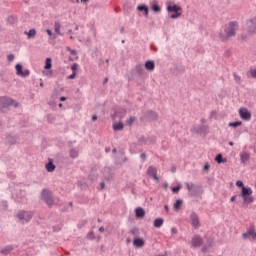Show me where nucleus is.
<instances>
[{
    "mask_svg": "<svg viewBox=\"0 0 256 256\" xmlns=\"http://www.w3.org/2000/svg\"><path fill=\"white\" fill-rule=\"evenodd\" d=\"M239 30V22L230 21L224 25L223 30L219 33V39L222 43H227L231 39V37H235L237 35V31Z\"/></svg>",
    "mask_w": 256,
    "mask_h": 256,
    "instance_id": "f257e3e1",
    "label": "nucleus"
},
{
    "mask_svg": "<svg viewBox=\"0 0 256 256\" xmlns=\"http://www.w3.org/2000/svg\"><path fill=\"white\" fill-rule=\"evenodd\" d=\"M240 197H242L243 203L251 204L255 201V198H253V190L249 187H243Z\"/></svg>",
    "mask_w": 256,
    "mask_h": 256,
    "instance_id": "f03ea898",
    "label": "nucleus"
},
{
    "mask_svg": "<svg viewBox=\"0 0 256 256\" xmlns=\"http://www.w3.org/2000/svg\"><path fill=\"white\" fill-rule=\"evenodd\" d=\"M186 188L192 197H196V195H201V193H203L201 186L195 185L193 182L191 183L187 182Z\"/></svg>",
    "mask_w": 256,
    "mask_h": 256,
    "instance_id": "7ed1b4c3",
    "label": "nucleus"
},
{
    "mask_svg": "<svg viewBox=\"0 0 256 256\" xmlns=\"http://www.w3.org/2000/svg\"><path fill=\"white\" fill-rule=\"evenodd\" d=\"M18 219L22 223H29V220L33 218V213L32 212H25V211H20L17 214Z\"/></svg>",
    "mask_w": 256,
    "mask_h": 256,
    "instance_id": "20e7f679",
    "label": "nucleus"
},
{
    "mask_svg": "<svg viewBox=\"0 0 256 256\" xmlns=\"http://www.w3.org/2000/svg\"><path fill=\"white\" fill-rule=\"evenodd\" d=\"M11 105L17 106V104H15V102L11 98H7V97L0 98V107L2 111H5V109H7V107H11Z\"/></svg>",
    "mask_w": 256,
    "mask_h": 256,
    "instance_id": "39448f33",
    "label": "nucleus"
},
{
    "mask_svg": "<svg viewBox=\"0 0 256 256\" xmlns=\"http://www.w3.org/2000/svg\"><path fill=\"white\" fill-rule=\"evenodd\" d=\"M127 115V110L118 109L113 114H111L112 121H117L118 119H123Z\"/></svg>",
    "mask_w": 256,
    "mask_h": 256,
    "instance_id": "423d86ee",
    "label": "nucleus"
},
{
    "mask_svg": "<svg viewBox=\"0 0 256 256\" xmlns=\"http://www.w3.org/2000/svg\"><path fill=\"white\" fill-rule=\"evenodd\" d=\"M191 225L194 229H199L201 227V222L199 221V215L197 213L192 212L190 215Z\"/></svg>",
    "mask_w": 256,
    "mask_h": 256,
    "instance_id": "0eeeda50",
    "label": "nucleus"
},
{
    "mask_svg": "<svg viewBox=\"0 0 256 256\" xmlns=\"http://www.w3.org/2000/svg\"><path fill=\"white\" fill-rule=\"evenodd\" d=\"M42 199H44V201L47 203L49 207L53 206V198L49 190L42 191Z\"/></svg>",
    "mask_w": 256,
    "mask_h": 256,
    "instance_id": "6e6552de",
    "label": "nucleus"
},
{
    "mask_svg": "<svg viewBox=\"0 0 256 256\" xmlns=\"http://www.w3.org/2000/svg\"><path fill=\"white\" fill-rule=\"evenodd\" d=\"M239 115L243 121H251V112L247 108H240Z\"/></svg>",
    "mask_w": 256,
    "mask_h": 256,
    "instance_id": "1a4fd4ad",
    "label": "nucleus"
},
{
    "mask_svg": "<svg viewBox=\"0 0 256 256\" xmlns=\"http://www.w3.org/2000/svg\"><path fill=\"white\" fill-rule=\"evenodd\" d=\"M247 31L248 33H256V17L247 21Z\"/></svg>",
    "mask_w": 256,
    "mask_h": 256,
    "instance_id": "9d476101",
    "label": "nucleus"
},
{
    "mask_svg": "<svg viewBox=\"0 0 256 256\" xmlns=\"http://www.w3.org/2000/svg\"><path fill=\"white\" fill-rule=\"evenodd\" d=\"M191 245L194 248L201 247V245H203V238H201L199 235H194L191 240Z\"/></svg>",
    "mask_w": 256,
    "mask_h": 256,
    "instance_id": "9b49d317",
    "label": "nucleus"
},
{
    "mask_svg": "<svg viewBox=\"0 0 256 256\" xmlns=\"http://www.w3.org/2000/svg\"><path fill=\"white\" fill-rule=\"evenodd\" d=\"M29 70L26 69L23 71V66L21 64L16 65V75H19L20 77H29Z\"/></svg>",
    "mask_w": 256,
    "mask_h": 256,
    "instance_id": "f8f14e48",
    "label": "nucleus"
},
{
    "mask_svg": "<svg viewBox=\"0 0 256 256\" xmlns=\"http://www.w3.org/2000/svg\"><path fill=\"white\" fill-rule=\"evenodd\" d=\"M147 175H149V177H153L155 181H159V176H157V169L155 166H150L147 169Z\"/></svg>",
    "mask_w": 256,
    "mask_h": 256,
    "instance_id": "ddd939ff",
    "label": "nucleus"
},
{
    "mask_svg": "<svg viewBox=\"0 0 256 256\" xmlns=\"http://www.w3.org/2000/svg\"><path fill=\"white\" fill-rule=\"evenodd\" d=\"M133 245L138 248L145 247V240L143 238L136 237L133 240Z\"/></svg>",
    "mask_w": 256,
    "mask_h": 256,
    "instance_id": "4468645a",
    "label": "nucleus"
},
{
    "mask_svg": "<svg viewBox=\"0 0 256 256\" xmlns=\"http://www.w3.org/2000/svg\"><path fill=\"white\" fill-rule=\"evenodd\" d=\"M168 13H179V11H182L181 6H178L177 4L174 5H168L167 6Z\"/></svg>",
    "mask_w": 256,
    "mask_h": 256,
    "instance_id": "2eb2a0df",
    "label": "nucleus"
},
{
    "mask_svg": "<svg viewBox=\"0 0 256 256\" xmlns=\"http://www.w3.org/2000/svg\"><path fill=\"white\" fill-rule=\"evenodd\" d=\"M249 237H252L253 241H256V232H255V225L250 224L249 228L247 229Z\"/></svg>",
    "mask_w": 256,
    "mask_h": 256,
    "instance_id": "dca6fc26",
    "label": "nucleus"
},
{
    "mask_svg": "<svg viewBox=\"0 0 256 256\" xmlns=\"http://www.w3.org/2000/svg\"><path fill=\"white\" fill-rule=\"evenodd\" d=\"M145 69L147 71H155V61L153 60H147L144 65Z\"/></svg>",
    "mask_w": 256,
    "mask_h": 256,
    "instance_id": "f3484780",
    "label": "nucleus"
},
{
    "mask_svg": "<svg viewBox=\"0 0 256 256\" xmlns=\"http://www.w3.org/2000/svg\"><path fill=\"white\" fill-rule=\"evenodd\" d=\"M135 215L137 219H143L145 217V210L141 207L135 209Z\"/></svg>",
    "mask_w": 256,
    "mask_h": 256,
    "instance_id": "a211bd4d",
    "label": "nucleus"
},
{
    "mask_svg": "<svg viewBox=\"0 0 256 256\" xmlns=\"http://www.w3.org/2000/svg\"><path fill=\"white\" fill-rule=\"evenodd\" d=\"M250 158H251V155L248 152L240 153V161H241V163H247V161H249Z\"/></svg>",
    "mask_w": 256,
    "mask_h": 256,
    "instance_id": "6ab92c4d",
    "label": "nucleus"
},
{
    "mask_svg": "<svg viewBox=\"0 0 256 256\" xmlns=\"http://www.w3.org/2000/svg\"><path fill=\"white\" fill-rule=\"evenodd\" d=\"M137 9L138 11L144 12L145 17H149V7L147 5H140Z\"/></svg>",
    "mask_w": 256,
    "mask_h": 256,
    "instance_id": "aec40b11",
    "label": "nucleus"
},
{
    "mask_svg": "<svg viewBox=\"0 0 256 256\" xmlns=\"http://www.w3.org/2000/svg\"><path fill=\"white\" fill-rule=\"evenodd\" d=\"M135 71H136L137 75H139V76L145 75V68H143V65H141V64L136 65Z\"/></svg>",
    "mask_w": 256,
    "mask_h": 256,
    "instance_id": "412c9836",
    "label": "nucleus"
},
{
    "mask_svg": "<svg viewBox=\"0 0 256 256\" xmlns=\"http://www.w3.org/2000/svg\"><path fill=\"white\" fill-rule=\"evenodd\" d=\"M147 115L149 119H151L152 121H157V119L159 118V115H157V112L152 110L148 111Z\"/></svg>",
    "mask_w": 256,
    "mask_h": 256,
    "instance_id": "4be33fe9",
    "label": "nucleus"
},
{
    "mask_svg": "<svg viewBox=\"0 0 256 256\" xmlns=\"http://www.w3.org/2000/svg\"><path fill=\"white\" fill-rule=\"evenodd\" d=\"M164 223L163 218H156L154 220V227H156L157 229H159V227H162Z\"/></svg>",
    "mask_w": 256,
    "mask_h": 256,
    "instance_id": "5701e85b",
    "label": "nucleus"
},
{
    "mask_svg": "<svg viewBox=\"0 0 256 256\" xmlns=\"http://www.w3.org/2000/svg\"><path fill=\"white\" fill-rule=\"evenodd\" d=\"M123 127H124V125L122 122H119V123L115 122L113 124L114 131H123Z\"/></svg>",
    "mask_w": 256,
    "mask_h": 256,
    "instance_id": "b1692460",
    "label": "nucleus"
},
{
    "mask_svg": "<svg viewBox=\"0 0 256 256\" xmlns=\"http://www.w3.org/2000/svg\"><path fill=\"white\" fill-rule=\"evenodd\" d=\"M208 130H209V127L202 125L197 128V133H199L200 135H203V133H207Z\"/></svg>",
    "mask_w": 256,
    "mask_h": 256,
    "instance_id": "393cba45",
    "label": "nucleus"
},
{
    "mask_svg": "<svg viewBox=\"0 0 256 256\" xmlns=\"http://www.w3.org/2000/svg\"><path fill=\"white\" fill-rule=\"evenodd\" d=\"M45 167L48 173H52V171H55V165L53 164V162H48Z\"/></svg>",
    "mask_w": 256,
    "mask_h": 256,
    "instance_id": "a878e982",
    "label": "nucleus"
},
{
    "mask_svg": "<svg viewBox=\"0 0 256 256\" xmlns=\"http://www.w3.org/2000/svg\"><path fill=\"white\" fill-rule=\"evenodd\" d=\"M25 35H27L28 39H33V37L37 35V31L35 29H30L29 32H25Z\"/></svg>",
    "mask_w": 256,
    "mask_h": 256,
    "instance_id": "bb28decb",
    "label": "nucleus"
},
{
    "mask_svg": "<svg viewBox=\"0 0 256 256\" xmlns=\"http://www.w3.org/2000/svg\"><path fill=\"white\" fill-rule=\"evenodd\" d=\"M182 205H183V200L178 199L174 203V209H176V211H179V209H181Z\"/></svg>",
    "mask_w": 256,
    "mask_h": 256,
    "instance_id": "cd10ccee",
    "label": "nucleus"
},
{
    "mask_svg": "<svg viewBox=\"0 0 256 256\" xmlns=\"http://www.w3.org/2000/svg\"><path fill=\"white\" fill-rule=\"evenodd\" d=\"M52 63L53 61L51 60V58H46L44 69H51V67H53Z\"/></svg>",
    "mask_w": 256,
    "mask_h": 256,
    "instance_id": "c85d7f7f",
    "label": "nucleus"
},
{
    "mask_svg": "<svg viewBox=\"0 0 256 256\" xmlns=\"http://www.w3.org/2000/svg\"><path fill=\"white\" fill-rule=\"evenodd\" d=\"M54 31L58 35H61V24L59 22H55V24H54Z\"/></svg>",
    "mask_w": 256,
    "mask_h": 256,
    "instance_id": "c756f323",
    "label": "nucleus"
},
{
    "mask_svg": "<svg viewBox=\"0 0 256 256\" xmlns=\"http://www.w3.org/2000/svg\"><path fill=\"white\" fill-rule=\"evenodd\" d=\"M215 161H217L219 164L221 163H227L226 159H223V155L222 154H218L215 158Z\"/></svg>",
    "mask_w": 256,
    "mask_h": 256,
    "instance_id": "7c9ffc66",
    "label": "nucleus"
},
{
    "mask_svg": "<svg viewBox=\"0 0 256 256\" xmlns=\"http://www.w3.org/2000/svg\"><path fill=\"white\" fill-rule=\"evenodd\" d=\"M152 11H154V13H161V6H159L157 3H154L152 5Z\"/></svg>",
    "mask_w": 256,
    "mask_h": 256,
    "instance_id": "2f4dec72",
    "label": "nucleus"
},
{
    "mask_svg": "<svg viewBox=\"0 0 256 256\" xmlns=\"http://www.w3.org/2000/svg\"><path fill=\"white\" fill-rule=\"evenodd\" d=\"M10 251H13V247L7 246L6 248L1 249L0 253H2V255H7Z\"/></svg>",
    "mask_w": 256,
    "mask_h": 256,
    "instance_id": "473e14b6",
    "label": "nucleus"
},
{
    "mask_svg": "<svg viewBox=\"0 0 256 256\" xmlns=\"http://www.w3.org/2000/svg\"><path fill=\"white\" fill-rule=\"evenodd\" d=\"M241 125H243V122H241V121H236V122H230L229 123V127H234V128L241 127Z\"/></svg>",
    "mask_w": 256,
    "mask_h": 256,
    "instance_id": "72a5a7b5",
    "label": "nucleus"
},
{
    "mask_svg": "<svg viewBox=\"0 0 256 256\" xmlns=\"http://www.w3.org/2000/svg\"><path fill=\"white\" fill-rule=\"evenodd\" d=\"M79 152L77 150H71L70 151V157H72V159H75V157H78Z\"/></svg>",
    "mask_w": 256,
    "mask_h": 256,
    "instance_id": "f704fd0d",
    "label": "nucleus"
},
{
    "mask_svg": "<svg viewBox=\"0 0 256 256\" xmlns=\"http://www.w3.org/2000/svg\"><path fill=\"white\" fill-rule=\"evenodd\" d=\"M136 120H137V118H135V116H131V117L127 120V125H133V123H135Z\"/></svg>",
    "mask_w": 256,
    "mask_h": 256,
    "instance_id": "c9c22d12",
    "label": "nucleus"
},
{
    "mask_svg": "<svg viewBox=\"0 0 256 256\" xmlns=\"http://www.w3.org/2000/svg\"><path fill=\"white\" fill-rule=\"evenodd\" d=\"M179 17H181V12H174V14L170 16V19H179Z\"/></svg>",
    "mask_w": 256,
    "mask_h": 256,
    "instance_id": "e433bc0d",
    "label": "nucleus"
},
{
    "mask_svg": "<svg viewBox=\"0 0 256 256\" xmlns=\"http://www.w3.org/2000/svg\"><path fill=\"white\" fill-rule=\"evenodd\" d=\"M131 235H134L135 237H137V235H139V229L138 228H133L130 230Z\"/></svg>",
    "mask_w": 256,
    "mask_h": 256,
    "instance_id": "4c0bfd02",
    "label": "nucleus"
},
{
    "mask_svg": "<svg viewBox=\"0 0 256 256\" xmlns=\"http://www.w3.org/2000/svg\"><path fill=\"white\" fill-rule=\"evenodd\" d=\"M173 193H179L181 191V185L174 186L172 188Z\"/></svg>",
    "mask_w": 256,
    "mask_h": 256,
    "instance_id": "58836bf2",
    "label": "nucleus"
},
{
    "mask_svg": "<svg viewBox=\"0 0 256 256\" xmlns=\"http://www.w3.org/2000/svg\"><path fill=\"white\" fill-rule=\"evenodd\" d=\"M233 77H234V80L236 81V83L241 82V77L239 75H237V73L234 72Z\"/></svg>",
    "mask_w": 256,
    "mask_h": 256,
    "instance_id": "ea45409f",
    "label": "nucleus"
},
{
    "mask_svg": "<svg viewBox=\"0 0 256 256\" xmlns=\"http://www.w3.org/2000/svg\"><path fill=\"white\" fill-rule=\"evenodd\" d=\"M236 187H240V188L243 189V187H245V185L243 184V181L238 180V181L236 182Z\"/></svg>",
    "mask_w": 256,
    "mask_h": 256,
    "instance_id": "a19ab883",
    "label": "nucleus"
},
{
    "mask_svg": "<svg viewBox=\"0 0 256 256\" xmlns=\"http://www.w3.org/2000/svg\"><path fill=\"white\" fill-rule=\"evenodd\" d=\"M67 51H70L71 55H73L74 58H77V51L71 50V48H67Z\"/></svg>",
    "mask_w": 256,
    "mask_h": 256,
    "instance_id": "79ce46f5",
    "label": "nucleus"
},
{
    "mask_svg": "<svg viewBox=\"0 0 256 256\" xmlns=\"http://www.w3.org/2000/svg\"><path fill=\"white\" fill-rule=\"evenodd\" d=\"M250 75L253 79H256V69H250Z\"/></svg>",
    "mask_w": 256,
    "mask_h": 256,
    "instance_id": "37998d69",
    "label": "nucleus"
},
{
    "mask_svg": "<svg viewBox=\"0 0 256 256\" xmlns=\"http://www.w3.org/2000/svg\"><path fill=\"white\" fill-rule=\"evenodd\" d=\"M209 169H211V165H209V163H206L204 165V171H209Z\"/></svg>",
    "mask_w": 256,
    "mask_h": 256,
    "instance_id": "c03bdc74",
    "label": "nucleus"
},
{
    "mask_svg": "<svg viewBox=\"0 0 256 256\" xmlns=\"http://www.w3.org/2000/svg\"><path fill=\"white\" fill-rule=\"evenodd\" d=\"M171 233H172V235H177V228L176 227H172L171 228Z\"/></svg>",
    "mask_w": 256,
    "mask_h": 256,
    "instance_id": "a18cd8bd",
    "label": "nucleus"
},
{
    "mask_svg": "<svg viewBox=\"0 0 256 256\" xmlns=\"http://www.w3.org/2000/svg\"><path fill=\"white\" fill-rule=\"evenodd\" d=\"M242 239H249V232L243 233Z\"/></svg>",
    "mask_w": 256,
    "mask_h": 256,
    "instance_id": "49530a36",
    "label": "nucleus"
},
{
    "mask_svg": "<svg viewBox=\"0 0 256 256\" xmlns=\"http://www.w3.org/2000/svg\"><path fill=\"white\" fill-rule=\"evenodd\" d=\"M77 67H78L77 64H73V65L71 66V69H72L73 73H75V71H77Z\"/></svg>",
    "mask_w": 256,
    "mask_h": 256,
    "instance_id": "de8ad7c7",
    "label": "nucleus"
},
{
    "mask_svg": "<svg viewBox=\"0 0 256 256\" xmlns=\"http://www.w3.org/2000/svg\"><path fill=\"white\" fill-rule=\"evenodd\" d=\"M140 158L142 159V161H145V159H147V154L146 153H142L140 155Z\"/></svg>",
    "mask_w": 256,
    "mask_h": 256,
    "instance_id": "09e8293b",
    "label": "nucleus"
},
{
    "mask_svg": "<svg viewBox=\"0 0 256 256\" xmlns=\"http://www.w3.org/2000/svg\"><path fill=\"white\" fill-rule=\"evenodd\" d=\"M44 74L47 76V77H51V75H53V71H48V72H44Z\"/></svg>",
    "mask_w": 256,
    "mask_h": 256,
    "instance_id": "8fccbe9b",
    "label": "nucleus"
},
{
    "mask_svg": "<svg viewBox=\"0 0 256 256\" xmlns=\"http://www.w3.org/2000/svg\"><path fill=\"white\" fill-rule=\"evenodd\" d=\"M13 59H15V56L13 54H10L8 56V61H13Z\"/></svg>",
    "mask_w": 256,
    "mask_h": 256,
    "instance_id": "3c124183",
    "label": "nucleus"
},
{
    "mask_svg": "<svg viewBox=\"0 0 256 256\" xmlns=\"http://www.w3.org/2000/svg\"><path fill=\"white\" fill-rule=\"evenodd\" d=\"M76 72H73L72 75L68 76V79H75Z\"/></svg>",
    "mask_w": 256,
    "mask_h": 256,
    "instance_id": "603ef678",
    "label": "nucleus"
},
{
    "mask_svg": "<svg viewBox=\"0 0 256 256\" xmlns=\"http://www.w3.org/2000/svg\"><path fill=\"white\" fill-rule=\"evenodd\" d=\"M46 33H47V35H49V37H51V35H53V32L50 29H47Z\"/></svg>",
    "mask_w": 256,
    "mask_h": 256,
    "instance_id": "864d4df0",
    "label": "nucleus"
},
{
    "mask_svg": "<svg viewBox=\"0 0 256 256\" xmlns=\"http://www.w3.org/2000/svg\"><path fill=\"white\" fill-rule=\"evenodd\" d=\"M100 189L101 190L105 189V182L100 183Z\"/></svg>",
    "mask_w": 256,
    "mask_h": 256,
    "instance_id": "5fc2aeb1",
    "label": "nucleus"
},
{
    "mask_svg": "<svg viewBox=\"0 0 256 256\" xmlns=\"http://www.w3.org/2000/svg\"><path fill=\"white\" fill-rule=\"evenodd\" d=\"M235 199H237V195L232 196L230 201L233 203V201H235Z\"/></svg>",
    "mask_w": 256,
    "mask_h": 256,
    "instance_id": "6e6d98bb",
    "label": "nucleus"
},
{
    "mask_svg": "<svg viewBox=\"0 0 256 256\" xmlns=\"http://www.w3.org/2000/svg\"><path fill=\"white\" fill-rule=\"evenodd\" d=\"M175 171H177V167L172 166V168H171V172H172V173H175Z\"/></svg>",
    "mask_w": 256,
    "mask_h": 256,
    "instance_id": "4d7b16f0",
    "label": "nucleus"
},
{
    "mask_svg": "<svg viewBox=\"0 0 256 256\" xmlns=\"http://www.w3.org/2000/svg\"><path fill=\"white\" fill-rule=\"evenodd\" d=\"M106 83H109V78H104V81H103V85H105Z\"/></svg>",
    "mask_w": 256,
    "mask_h": 256,
    "instance_id": "13d9d810",
    "label": "nucleus"
},
{
    "mask_svg": "<svg viewBox=\"0 0 256 256\" xmlns=\"http://www.w3.org/2000/svg\"><path fill=\"white\" fill-rule=\"evenodd\" d=\"M104 231H105V228H104V227H100V228H99V232H100V233H103Z\"/></svg>",
    "mask_w": 256,
    "mask_h": 256,
    "instance_id": "bf43d9fd",
    "label": "nucleus"
},
{
    "mask_svg": "<svg viewBox=\"0 0 256 256\" xmlns=\"http://www.w3.org/2000/svg\"><path fill=\"white\" fill-rule=\"evenodd\" d=\"M60 101H67V98H65L64 96H62V97L60 98Z\"/></svg>",
    "mask_w": 256,
    "mask_h": 256,
    "instance_id": "052dcab7",
    "label": "nucleus"
},
{
    "mask_svg": "<svg viewBox=\"0 0 256 256\" xmlns=\"http://www.w3.org/2000/svg\"><path fill=\"white\" fill-rule=\"evenodd\" d=\"M92 120H93V121H96V120H97V115H93V116H92Z\"/></svg>",
    "mask_w": 256,
    "mask_h": 256,
    "instance_id": "680f3d73",
    "label": "nucleus"
},
{
    "mask_svg": "<svg viewBox=\"0 0 256 256\" xmlns=\"http://www.w3.org/2000/svg\"><path fill=\"white\" fill-rule=\"evenodd\" d=\"M120 32H121V33H125V27H122V28L120 29Z\"/></svg>",
    "mask_w": 256,
    "mask_h": 256,
    "instance_id": "e2e57ef3",
    "label": "nucleus"
},
{
    "mask_svg": "<svg viewBox=\"0 0 256 256\" xmlns=\"http://www.w3.org/2000/svg\"><path fill=\"white\" fill-rule=\"evenodd\" d=\"M164 209H165V211H169V206L165 205Z\"/></svg>",
    "mask_w": 256,
    "mask_h": 256,
    "instance_id": "0e129e2a",
    "label": "nucleus"
},
{
    "mask_svg": "<svg viewBox=\"0 0 256 256\" xmlns=\"http://www.w3.org/2000/svg\"><path fill=\"white\" fill-rule=\"evenodd\" d=\"M126 243H131V238H127Z\"/></svg>",
    "mask_w": 256,
    "mask_h": 256,
    "instance_id": "69168bd1",
    "label": "nucleus"
},
{
    "mask_svg": "<svg viewBox=\"0 0 256 256\" xmlns=\"http://www.w3.org/2000/svg\"><path fill=\"white\" fill-rule=\"evenodd\" d=\"M112 152L117 153V149L116 148L112 149Z\"/></svg>",
    "mask_w": 256,
    "mask_h": 256,
    "instance_id": "338daca9",
    "label": "nucleus"
},
{
    "mask_svg": "<svg viewBox=\"0 0 256 256\" xmlns=\"http://www.w3.org/2000/svg\"><path fill=\"white\" fill-rule=\"evenodd\" d=\"M229 145H230L231 147H233L234 143L230 141V142H229Z\"/></svg>",
    "mask_w": 256,
    "mask_h": 256,
    "instance_id": "774afa93",
    "label": "nucleus"
}]
</instances>
